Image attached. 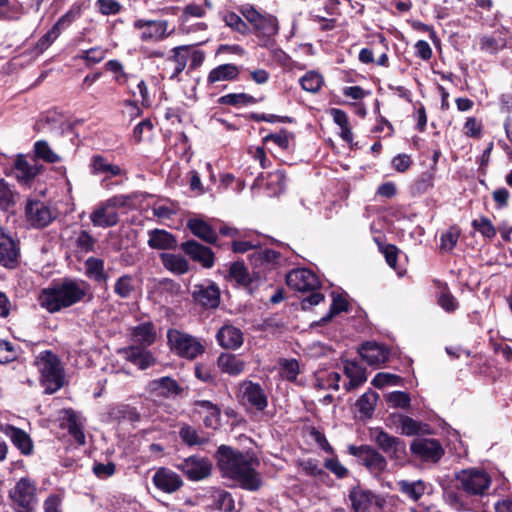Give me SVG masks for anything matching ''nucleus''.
Masks as SVG:
<instances>
[{
    "label": "nucleus",
    "instance_id": "obj_1",
    "mask_svg": "<svg viewBox=\"0 0 512 512\" xmlns=\"http://www.w3.org/2000/svg\"><path fill=\"white\" fill-rule=\"evenodd\" d=\"M217 465L223 476L233 479L245 490L257 491L262 480L253 467V459L227 445H221L216 452Z\"/></svg>",
    "mask_w": 512,
    "mask_h": 512
},
{
    "label": "nucleus",
    "instance_id": "obj_2",
    "mask_svg": "<svg viewBox=\"0 0 512 512\" xmlns=\"http://www.w3.org/2000/svg\"><path fill=\"white\" fill-rule=\"evenodd\" d=\"M90 285L81 279L64 278L44 288L38 296L40 306L50 313L81 302L89 293Z\"/></svg>",
    "mask_w": 512,
    "mask_h": 512
},
{
    "label": "nucleus",
    "instance_id": "obj_3",
    "mask_svg": "<svg viewBox=\"0 0 512 512\" xmlns=\"http://www.w3.org/2000/svg\"><path fill=\"white\" fill-rule=\"evenodd\" d=\"M36 365L41 374L45 392L52 394L64 383V370L59 358L51 351H43L36 357Z\"/></svg>",
    "mask_w": 512,
    "mask_h": 512
},
{
    "label": "nucleus",
    "instance_id": "obj_4",
    "mask_svg": "<svg viewBox=\"0 0 512 512\" xmlns=\"http://www.w3.org/2000/svg\"><path fill=\"white\" fill-rule=\"evenodd\" d=\"M129 200V196L120 194L97 204L89 216L93 226L103 229L116 226L119 223L118 209L125 207Z\"/></svg>",
    "mask_w": 512,
    "mask_h": 512
},
{
    "label": "nucleus",
    "instance_id": "obj_5",
    "mask_svg": "<svg viewBox=\"0 0 512 512\" xmlns=\"http://www.w3.org/2000/svg\"><path fill=\"white\" fill-rule=\"evenodd\" d=\"M167 340L171 351L187 360H193L205 351L204 345L198 338L177 329L167 331Z\"/></svg>",
    "mask_w": 512,
    "mask_h": 512
},
{
    "label": "nucleus",
    "instance_id": "obj_6",
    "mask_svg": "<svg viewBox=\"0 0 512 512\" xmlns=\"http://www.w3.org/2000/svg\"><path fill=\"white\" fill-rule=\"evenodd\" d=\"M36 483L29 477L20 478L10 491L15 512H33L37 503Z\"/></svg>",
    "mask_w": 512,
    "mask_h": 512
},
{
    "label": "nucleus",
    "instance_id": "obj_7",
    "mask_svg": "<svg viewBox=\"0 0 512 512\" xmlns=\"http://www.w3.org/2000/svg\"><path fill=\"white\" fill-rule=\"evenodd\" d=\"M133 28L139 32L143 42H161L175 32V27L165 19H136Z\"/></svg>",
    "mask_w": 512,
    "mask_h": 512
},
{
    "label": "nucleus",
    "instance_id": "obj_8",
    "mask_svg": "<svg viewBox=\"0 0 512 512\" xmlns=\"http://www.w3.org/2000/svg\"><path fill=\"white\" fill-rule=\"evenodd\" d=\"M373 433L375 443L391 461L399 466H403L408 461L406 444L403 440L379 428Z\"/></svg>",
    "mask_w": 512,
    "mask_h": 512
},
{
    "label": "nucleus",
    "instance_id": "obj_9",
    "mask_svg": "<svg viewBox=\"0 0 512 512\" xmlns=\"http://www.w3.org/2000/svg\"><path fill=\"white\" fill-rule=\"evenodd\" d=\"M460 488L470 496H483L491 485L490 475L481 469H465L457 475Z\"/></svg>",
    "mask_w": 512,
    "mask_h": 512
},
{
    "label": "nucleus",
    "instance_id": "obj_10",
    "mask_svg": "<svg viewBox=\"0 0 512 512\" xmlns=\"http://www.w3.org/2000/svg\"><path fill=\"white\" fill-rule=\"evenodd\" d=\"M348 452L357 457L361 464L373 474H381L387 468L388 463L386 458L378 450L369 445H350Z\"/></svg>",
    "mask_w": 512,
    "mask_h": 512
},
{
    "label": "nucleus",
    "instance_id": "obj_11",
    "mask_svg": "<svg viewBox=\"0 0 512 512\" xmlns=\"http://www.w3.org/2000/svg\"><path fill=\"white\" fill-rule=\"evenodd\" d=\"M27 222L35 228L48 226L57 217V211L40 200L29 199L25 206Z\"/></svg>",
    "mask_w": 512,
    "mask_h": 512
},
{
    "label": "nucleus",
    "instance_id": "obj_12",
    "mask_svg": "<svg viewBox=\"0 0 512 512\" xmlns=\"http://www.w3.org/2000/svg\"><path fill=\"white\" fill-rule=\"evenodd\" d=\"M410 450L416 458L432 463L438 462L444 454V449L440 442L431 438L414 439Z\"/></svg>",
    "mask_w": 512,
    "mask_h": 512
},
{
    "label": "nucleus",
    "instance_id": "obj_13",
    "mask_svg": "<svg viewBox=\"0 0 512 512\" xmlns=\"http://www.w3.org/2000/svg\"><path fill=\"white\" fill-rule=\"evenodd\" d=\"M192 481H199L211 474L212 463L205 457L190 456L176 465Z\"/></svg>",
    "mask_w": 512,
    "mask_h": 512
},
{
    "label": "nucleus",
    "instance_id": "obj_14",
    "mask_svg": "<svg viewBox=\"0 0 512 512\" xmlns=\"http://www.w3.org/2000/svg\"><path fill=\"white\" fill-rule=\"evenodd\" d=\"M191 294L193 300L203 308L215 309L220 304L219 287L211 281L194 285Z\"/></svg>",
    "mask_w": 512,
    "mask_h": 512
},
{
    "label": "nucleus",
    "instance_id": "obj_15",
    "mask_svg": "<svg viewBox=\"0 0 512 512\" xmlns=\"http://www.w3.org/2000/svg\"><path fill=\"white\" fill-rule=\"evenodd\" d=\"M286 283L290 288L300 292L315 291L320 287L317 275L306 268L290 271L286 276Z\"/></svg>",
    "mask_w": 512,
    "mask_h": 512
},
{
    "label": "nucleus",
    "instance_id": "obj_16",
    "mask_svg": "<svg viewBox=\"0 0 512 512\" xmlns=\"http://www.w3.org/2000/svg\"><path fill=\"white\" fill-rule=\"evenodd\" d=\"M20 256L19 242L0 227V265L14 268Z\"/></svg>",
    "mask_w": 512,
    "mask_h": 512
},
{
    "label": "nucleus",
    "instance_id": "obj_17",
    "mask_svg": "<svg viewBox=\"0 0 512 512\" xmlns=\"http://www.w3.org/2000/svg\"><path fill=\"white\" fill-rule=\"evenodd\" d=\"M79 12V9L74 8L68 10L58 19L52 28L39 39L37 46L41 50L47 49L59 37L62 30L66 29L74 22L77 16H79Z\"/></svg>",
    "mask_w": 512,
    "mask_h": 512
},
{
    "label": "nucleus",
    "instance_id": "obj_18",
    "mask_svg": "<svg viewBox=\"0 0 512 512\" xmlns=\"http://www.w3.org/2000/svg\"><path fill=\"white\" fill-rule=\"evenodd\" d=\"M240 393L242 400L259 411L264 410L267 405V396L261 385L252 381H244L240 385Z\"/></svg>",
    "mask_w": 512,
    "mask_h": 512
},
{
    "label": "nucleus",
    "instance_id": "obj_19",
    "mask_svg": "<svg viewBox=\"0 0 512 512\" xmlns=\"http://www.w3.org/2000/svg\"><path fill=\"white\" fill-rule=\"evenodd\" d=\"M0 430L10 439L22 455L29 456L33 453V441L27 432L9 424L1 426Z\"/></svg>",
    "mask_w": 512,
    "mask_h": 512
},
{
    "label": "nucleus",
    "instance_id": "obj_20",
    "mask_svg": "<svg viewBox=\"0 0 512 512\" xmlns=\"http://www.w3.org/2000/svg\"><path fill=\"white\" fill-rule=\"evenodd\" d=\"M181 249L194 261L200 263L204 268H211L214 265V253L206 246L195 240H188L181 244Z\"/></svg>",
    "mask_w": 512,
    "mask_h": 512
},
{
    "label": "nucleus",
    "instance_id": "obj_21",
    "mask_svg": "<svg viewBox=\"0 0 512 512\" xmlns=\"http://www.w3.org/2000/svg\"><path fill=\"white\" fill-rule=\"evenodd\" d=\"M152 480L156 488L165 493H174L183 485L181 477L176 472L164 467L155 472Z\"/></svg>",
    "mask_w": 512,
    "mask_h": 512
},
{
    "label": "nucleus",
    "instance_id": "obj_22",
    "mask_svg": "<svg viewBox=\"0 0 512 512\" xmlns=\"http://www.w3.org/2000/svg\"><path fill=\"white\" fill-rule=\"evenodd\" d=\"M149 391L158 397L171 398L180 395L183 388L168 376L154 379L148 384Z\"/></svg>",
    "mask_w": 512,
    "mask_h": 512
},
{
    "label": "nucleus",
    "instance_id": "obj_23",
    "mask_svg": "<svg viewBox=\"0 0 512 512\" xmlns=\"http://www.w3.org/2000/svg\"><path fill=\"white\" fill-rule=\"evenodd\" d=\"M216 339L221 347L236 350L242 346L244 336L239 328L226 324L218 330Z\"/></svg>",
    "mask_w": 512,
    "mask_h": 512
},
{
    "label": "nucleus",
    "instance_id": "obj_24",
    "mask_svg": "<svg viewBox=\"0 0 512 512\" xmlns=\"http://www.w3.org/2000/svg\"><path fill=\"white\" fill-rule=\"evenodd\" d=\"M40 171L35 160L29 161L25 156L18 155L13 166V172L18 181L28 184Z\"/></svg>",
    "mask_w": 512,
    "mask_h": 512
},
{
    "label": "nucleus",
    "instance_id": "obj_25",
    "mask_svg": "<svg viewBox=\"0 0 512 512\" xmlns=\"http://www.w3.org/2000/svg\"><path fill=\"white\" fill-rule=\"evenodd\" d=\"M359 352L362 359L372 366L385 363L389 358V351L383 345L374 342L363 344Z\"/></svg>",
    "mask_w": 512,
    "mask_h": 512
},
{
    "label": "nucleus",
    "instance_id": "obj_26",
    "mask_svg": "<svg viewBox=\"0 0 512 512\" xmlns=\"http://www.w3.org/2000/svg\"><path fill=\"white\" fill-rule=\"evenodd\" d=\"M194 411L198 414H204L203 422L208 428H216L220 422V408L208 400H196L193 403Z\"/></svg>",
    "mask_w": 512,
    "mask_h": 512
},
{
    "label": "nucleus",
    "instance_id": "obj_27",
    "mask_svg": "<svg viewBox=\"0 0 512 512\" xmlns=\"http://www.w3.org/2000/svg\"><path fill=\"white\" fill-rule=\"evenodd\" d=\"M147 244L156 250H170L177 247L175 236L163 229H152L148 231Z\"/></svg>",
    "mask_w": 512,
    "mask_h": 512
},
{
    "label": "nucleus",
    "instance_id": "obj_28",
    "mask_svg": "<svg viewBox=\"0 0 512 512\" xmlns=\"http://www.w3.org/2000/svg\"><path fill=\"white\" fill-rule=\"evenodd\" d=\"M187 227L191 233L209 244H215L218 239L216 231L204 220L199 218L189 219Z\"/></svg>",
    "mask_w": 512,
    "mask_h": 512
},
{
    "label": "nucleus",
    "instance_id": "obj_29",
    "mask_svg": "<svg viewBox=\"0 0 512 512\" xmlns=\"http://www.w3.org/2000/svg\"><path fill=\"white\" fill-rule=\"evenodd\" d=\"M133 342L142 347L152 345L156 340V330L152 322H144L131 329Z\"/></svg>",
    "mask_w": 512,
    "mask_h": 512
},
{
    "label": "nucleus",
    "instance_id": "obj_30",
    "mask_svg": "<svg viewBox=\"0 0 512 512\" xmlns=\"http://www.w3.org/2000/svg\"><path fill=\"white\" fill-rule=\"evenodd\" d=\"M217 365L223 373L237 376L244 371L246 362L234 354L222 353L217 359Z\"/></svg>",
    "mask_w": 512,
    "mask_h": 512
},
{
    "label": "nucleus",
    "instance_id": "obj_31",
    "mask_svg": "<svg viewBox=\"0 0 512 512\" xmlns=\"http://www.w3.org/2000/svg\"><path fill=\"white\" fill-rule=\"evenodd\" d=\"M344 373L349 378V382L345 383L347 391L359 387L367 380L365 369L354 361L344 363Z\"/></svg>",
    "mask_w": 512,
    "mask_h": 512
},
{
    "label": "nucleus",
    "instance_id": "obj_32",
    "mask_svg": "<svg viewBox=\"0 0 512 512\" xmlns=\"http://www.w3.org/2000/svg\"><path fill=\"white\" fill-rule=\"evenodd\" d=\"M85 267V275L99 283H106L109 276L105 270V263L102 259L96 258V257H89L84 262Z\"/></svg>",
    "mask_w": 512,
    "mask_h": 512
},
{
    "label": "nucleus",
    "instance_id": "obj_33",
    "mask_svg": "<svg viewBox=\"0 0 512 512\" xmlns=\"http://www.w3.org/2000/svg\"><path fill=\"white\" fill-rule=\"evenodd\" d=\"M90 170L94 175H105V177L118 176L122 169L118 165L109 163L103 156L94 155L90 161Z\"/></svg>",
    "mask_w": 512,
    "mask_h": 512
},
{
    "label": "nucleus",
    "instance_id": "obj_34",
    "mask_svg": "<svg viewBox=\"0 0 512 512\" xmlns=\"http://www.w3.org/2000/svg\"><path fill=\"white\" fill-rule=\"evenodd\" d=\"M160 259L163 266L174 274L182 275L189 270L188 261L181 255L161 253Z\"/></svg>",
    "mask_w": 512,
    "mask_h": 512
},
{
    "label": "nucleus",
    "instance_id": "obj_35",
    "mask_svg": "<svg viewBox=\"0 0 512 512\" xmlns=\"http://www.w3.org/2000/svg\"><path fill=\"white\" fill-rule=\"evenodd\" d=\"M349 498L355 512H370L374 496L369 491L352 490Z\"/></svg>",
    "mask_w": 512,
    "mask_h": 512
},
{
    "label": "nucleus",
    "instance_id": "obj_36",
    "mask_svg": "<svg viewBox=\"0 0 512 512\" xmlns=\"http://www.w3.org/2000/svg\"><path fill=\"white\" fill-rule=\"evenodd\" d=\"M238 74V67L234 64L219 65L210 71L208 75V82L215 83L219 81H231L236 79Z\"/></svg>",
    "mask_w": 512,
    "mask_h": 512
},
{
    "label": "nucleus",
    "instance_id": "obj_37",
    "mask_svg": "<svg viewBox=\"0 0 512 512\" xmlns=\"http://www.w3.org/2000/svg\"><path fill=\"white\" fill-rule=\"evenodd\" d=\"M188 49L189 46L186 45L177 46L172 49L173 55L168 59L169 62L174 64V69L170 75V79H177L185 69L188 60Z\"/></svg>",
    "mask_w": 512,
    "mask_h": 512
},
{
    "label": "nucleus",
    "instance_id": "obj_38",
    "mask_svg": "<svg viewBox=\"0 0 512 512\" xmlns=\"http://www.w3.org/2000/svg\"><path fill=\"white\" fill-rule=\"evenodd\" d=\"M66 421L67 429L69 434L75 439V441L83 445L85 444V435L83 433V425L80 417L73 410H66Z\"/></svg>",
    "mask_w": 512,
    "mask_h": 512
},
{
    "label": "nucleus",
    "instance_id": "obj_39",
    "mask_svg": "<svg viewBox=\"0 0 512 512\" xmlns=\"http://www.w3.org/2000/svg\"><path fill=\"white\" fill-rule=\"evenodd\" d=\"M179 437L188 446H200L208 442L203 433H199L194 427L184 424L179 429Z\"/></svg>",
    "mask_w": 512,
    "mask_h": 512
},
{
    "label": "nucleus",
    "instance_id": "obj_40",
    "mask_svg": "<svg viewBox=\"0 0 512 512\" xmlns=\"http://www.w3.org/2000/svg\"><path fill=\"white\" fill-rule=\"evenodd\" d=\"M400 491L411 500L417 501L425 493L426 485L422 480L408 481L401 480L398 482Z\"/></svg>",
    "mask_w": 512,
    "mask_h": 512
},
{
    "label": "nucleus",
    "instance_id": "obj_41",
    "mask_svg": "<svg viewBox=\"0 0 512 512\" xmlns=\"http://www.w3.org/2000/svg\"><path fill=\"white\" fill-rule=\"evenodd\" d=\"M110 416L115 420H125L129 422H137L140 419V414L136 408L126 404L115 405L110 409Z\"/></svg>",
    "mask_w": 512,
    "mask_h": 512
},
{
    "label": "nucleus",
    "instance_id": "obj_42",
    "mask_svg": "<svg viewBox=\"0 0 512 512\" xmlns=\"http://www.w3.org/2000/svg\"><path fill=\"white\" fill-rule=\"evenodd\" d=\"M213 505L223 512H232L235 507L232 495L225 490H215L212 495Z\"/></svg>",
    "mask_w": 512,
    "mask_h": 512
},
{
    "label": "nucleus",
    "instance_id": "obj_43",
    "mask_svg": "<svg viewBox=\"0 0 512 512\" xmlns=\"http://www.w3.org/2000/svg\"><path fill=\"white\" fill-rule=\"evenodd\" d=\"M267 189L272 195L282 193L286 188V174L283 170L270 172L267 176Z\"/></svg>",
    "mask_w": 512,
    "mask_h": 512
},
{
    "label": "nucleus",
    "instance_id": "obj_44",
    "mask_svg": "<svg viewBox=\"0 0 512 512\" xmlns=\"http://www.w3.org/2000/svg\"><path fill=\"white\" fill-rule=\"evenodd\" d=\"M218 102L222 105L242 107L256 103V99L246 93H231L221 96Z\"/></svg>",
    "mask_w": 512,
    "mask_h": 512
},
{
    "label": "nucleus",
    "instance_id": "obj_45",
    "mask_svg": "<svg viewBox=\"0 0 512 512\" xmlns=\"http://www.w3.org/2000/svg\"><path fill=\"white\" fill-rule=\"evenodd\" d=\"M34 153L37 158L48 163H57L61 160L60 156L51 149L48 142L45 140L35 142Z\"/></svg>",
    "mask_w": 512,
    "mask_h": 512
},
{
    "label": "nucleus",
    "instance_id": "obj_46",
    "mask_svg": "<svg viewBox=\"0 0 512 512\" xmlns=\"http://www.w3.org/2000/svg\"><path fill=\"white\" fill-rule=\"evenodd\" d=\"M301 87L311 93H316L323 85V78L320 74L310 71L299 80Z\"/></svg>",
    "mask_w": 512,
    "mask_h": 512
},
{
    "label": "nucleus",
    "instance_id": "obj_47",
    "mask_svg": "<svg viewBox=\"0 0 512 512\" xmlns=\"http://www.w3.org/2000/svg\"><path fill=\"white\" fill-rule=\"evenodd\" d=\"M377 399H378V395L374 391L369 390V391L365 392L357 400L356 406L358 407L359 411L363 415L371 416L374 411Z\"/></svg>",
    "mask_w": 512,
    "mask_h": 512
},
{
    "label": "nucleus",
    "instance_id": "obj_48",
    "mask_svg": "<svg viewBox=\"0 0 512 512\" xmlns=\"http://www.w3.org/2000/svg\"><path fill=\"white\" fill-rule=\"evenodd\" d=\"M134 290V279L130 275L121 276L114 285L115 294L124 299L129 298Z\"/></svg>",
    "mask_w": 512,
    "mask_h": 512
},
{
    "label": "nucleus",
    "instance_id": "obj_49",
    "mask_svg": "<svg viewBox=\"0 0 512 512\" xmlns=\"http://www.w3.org/2000/svg\"><path fill=\"white\" fill-rule=\"evenodd\" d=\"M255 30L265 36L275 35L278 31L277 20L271 15H264L260 22L254 25Z\"/></svg>",
    "mask_w": 512,
    "mask_h": 512
},
{
    "label": "nucleus",
    "instance_id": "obj_50",
    "mask_svg": "<svg viewBox=\"0 0 512 512\" xmlns=\"http://www.w3.org/2000/svg\"><path fill=\"white\" fill-rule=\"evenodd\" d=\"M461 230L457 226L450 227L441 235L440 248L443 251H451L457 244Z\"/></svg>",
    "mask_w": 512,
    "mask_h": 512
},
{
    "label": "nucleus",
    "instance_id": "obj_51",
    "mask_svg": "<svg viewBox=\"0 0 512 512\" xmlns=\"http://www.w3.org/2000/svg\"><path fill=\"white\" fill-rule=\"evenodd\" d=\"M472 227L483 237L492 239L496 235V229L489 218L482 216L472 221Z\"/></svg>",
    "mask_w": 512,
    "mask_h": 512
},
{
    "label": "nucleus",
    "instance_id": "obj_52",
    "mask_svg": "<svg viewBox=\"0 0 512 512\" xmlns=\"http://www.w3.org/2000/svg\"><path fill=\"white\" fill-rule=\"evenodd\" d=\"M347 309L348 302L346 301V299L341 295L334 296L330 306L329 313L321 318L319 324H326L332 319L334 315L339 314L342 311H347Z\"/></svg>",
    "mask_w": 512,
    "mask_h": 512
},
{
    "label": "nucleus",
    "instance_id": "obj_53",
    "mask_svg": "<svg viewBox=\"0 0 512 512\" xmlns=\"http://www.w3.org/2000/svg\"><path fill=\"white\" fill-rule=\"evenodd\" d=\"M229 275L237 283L242 285L250 284V276L243 263L234 262L229 269Z\"/></svg>",
    "mask_w": 512,
    "mask_h": 512
},
{
    "label": "nucleus",
    "instance_id": "obj_54",
    "mask_svg": "<svg viewBox=\"0 0 512 512\" xmlns=\"http://www.w3.org/2000/svg\"><path fill=\"white\" fill-rule=\"evenodd\" d=\"M427 427L428 426L426 424H422L421 422L406 416L400 433L406 436H414L420 433H424Z\"/></svg>",
    "mask_w": 512,
    "mask_h": 512
},
{
    "label": "nucleus",
    "instance_id": "obj_55",
    "mask_svg": "<svg viewBox=\"0 0 512 512\" xmlns=\"http://www.w3.org/2000/svg\"><path fill=\"white\" fill-rule=\"evenodd\" d=\"M107 50L101 47H93L82 51L78 58L86 61L88 65L100 63L106 57Z\"/></svg>",
    "mask_w": 512,
    "mask_h": 512
},
{
    "label": "nucleus",
    "instance_id": "obj_56",
    "mask_svg": "<svg viewBox=\"0 0 512 512\" xmlns=\"http://www.w3.org/2000/svg\"><path fill=\"white\" fill-rule=\"evenodd\" d=\"M388 404L393 408H408L410 406V396L403 391H394L387 396Z\"/></svg>",
    "mask_w": 512,
    "mask_h": 512
},
{
    "label": "nucleus",
    "instance_id": "obj_57",
    "mask_svg": "<svg viewBox=\"0 0 512 512\" xmlns=\"http://www.w3.org/2000/svg\"><path fill=\"white\" fill-rule=\"evenodd\" d=\"M280 254L272 249H260L252 254V260L257 264H273L279 259Z\"/></svg>",
    "mask_w": 512,
    "mask_h": 512
},
{
    "label": "nucleus",
    "instance_id": "obj_58",
    "mask_svg": "<svg viewBox=\"0 0 512 512\" xmlns=\"http://www.w3.org/2000/svg\"><path fill=\"white\" fill-rule=\"evenodd\" d=\"M22 6L11 7L9 0H0V20H18L22 14Z\"/></svg>",
    "mask_w": 512,
    "mask_h": 512
},
{
    "label": "nucleus",
    "instance_id": "obj_59",
    "mask_svg": "<svg viewBox=\"0 0 512 512\" xmlns=\"http://www.w3.org/2000/svg\"><path fill=\"white\" fill-rule=\"evenodd\" d=\"M224 22L231 29L245 35L249 32L248 25L236 13L231 12L223 17Z\"/></svg>",
    "mask_w": 512,
    "mask_h": 512
},
{
    "label": "nucleus",
    "instance_id": "obj_60",
    "mask_svg": "<svg viewBox=\"0 0 512 512\" xmlns=\"http://www.w3.org/2000/svg\"><path fill=\"white\" fill-rule=\"evenodd\" d=\"M280 374L283 378L294 381L299 374V364L296 360H285L281 363Z\"/></svg>",
    "mask_w": 512,
    "mask_h": 512
},
{
    "label": "nucleus",
    "instance_id": "obj_61",
    "mask_svg": "<svg viewBox=\"0 0 512 512\" xmlns=\"http://www.w3.org/2000/svg\"><path fill=\"white\" fill-rule=\"evenodd\" d=\"M15 347L8 341L0 340V363L6 364L17 358Z\"/></svg>",
    "mask_w": 512,
    "mask_h": 512
},
{
    "label": "nucleus",
    "instance_id": "obj_62",
    "mask_svg": "<svg viewBox=\"0 0 512 512\" xmlns=\"http://www.w3.org/2000/svg\"><path fill=\"white\" fill-rule=\"evenodd\" d=\"M438 303L446 312L449 313L454 312L458 308L456 298L447 289H444L441 292Z\"/></svg>",
    "mask_w": 512,
    "mask_h": 512
},
{
    "label": "nucleus",
    "instance_id": "obj_63",
    "mask_svg": "<svg viewBox=\"0 0 512 512\" xmlns=\"http://www.w3.org/2000/svg\"><path fill=\"white\" fill-rule=\"evenodd\" d=\"M106 69L115 74V81L118 84H124L127 81L128 75L123 69V65L118 60H109L106 64Z\"/></svg>",
    "mask_w": 512,
    "mask_h": 512
},
{
    "label": "nucleus",
    "instance_id": "obj_64",
    "mask_svg": "<svg viewBox=\"0 0 512 512\" xmlns=\"http://www.w3.org/2000/svg\"><path fill=\"white\" fill-rule=\"evenodd\" d=\"M291 134L286 130H281L279 133L269 134L264 137V142L272 141L282 149L289 147Z\"/></svg>",
    "mask_w": 512,
    "mask_h": 512
}]
</instances>
